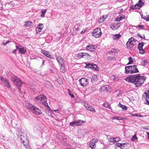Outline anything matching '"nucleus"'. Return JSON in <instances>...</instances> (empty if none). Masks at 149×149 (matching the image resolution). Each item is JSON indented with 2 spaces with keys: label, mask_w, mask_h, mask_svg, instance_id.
Instances as JSON below:
<instances>
[{
  "label": "nucleus",
  "mask_w": 149,
  "mask_h": 149,
  "mask_svg": "<svg viewBox=\"0 0 149 149\" xmlns=\"http://www.w3.org/2000/svg\"><path fill=\"white\" fill-rule=\"evenodd\" d=\"M105 20L103 19L101 17H100V19L99 20V23H102Z\"/></svg>",
  "instance_id": "50"
},
{
  "label": "nucleus",
  "mask_w": 149,
  "mask_h": 149,
  "mask_svg": "<svg viewBox=\"0 0 149 149\" xmlns=\"http://www.w3.org/2000/svg\"><path fill=\"white\" fill-rule=\"evenodd\" d=\"M84 105L86 108L88 110L93 113L95 112L96 111L94 108L91 106L88 105L87 104L85 103L84 102Z\"/></svg>",
  "instance_id": "13"
},
{
  "label": "nucleus",
  "mask_w": 149,
  "mask_h": 149,
  "mask_svg": "<svg viewBox=\"0 0 149 149\" xmlns=\"http://www.w3.org/2000/svg\"><path fill=\"white\" fill-rule=\"evenodd\" d=\"M136 41H137V40L134 39L133 37H131L129 39L126 44V45L127 48L131 49V45H134V43Z\"/></svg>",
  "instance_id": "9"
},
{
  "label": "nucleus",
  "mask_w": 149,
  "mask_h": 149,
  "mask_svg": "<svg viewBox=\"0 0 149 149\" xmlns=\"http://www.w3.org/2000/svg\"><path fill=\"white\" fill-rule=\"evenodd\" d=\"M118 106L119 107H120L121 108H122V109L124 111H126L127 110V107L125 105L122 104L120 103L118 104Z\"/></svg>",
  "instance_id": "29"
},
{
  "label": "nucleus",
  "mask_w": 149,
  "mask_h": 149,
  "mask_svg": "<svg viewBox=\"0 0 149 149\" xmlns=\"http://www.w3.org/2000/svg\"><path fill=\"white\" fill-rule=\"evenodd\" d=\"M109 86L107 85L101 87L99 89L100 92H108L110 90Z\"/></svg>",
  "instance_id": "16"
},
{
  "label": "nucleus",
  "mask_w": 149,
  "mask_h": 149,
  "mask_svg": "<svg viewBox=\"0 0 149 149\" xmlns=\"http://www.w3.org/2000/svg\"><path fill=\"white\" fill-rule=\"evenodd\" d=\"M60 67L61 71L63 73L65 72V64L59 65Z\"/></svg>",
  "instance_id": "28"
},
{
  "label": "nucleus",
  "mask_w": 149,
  "mask_h": 149,
  "mask_svg": "<svg viewBox=\"0 0 149 149\" xmlns=\"http://www.w3.org/2000/svg\"><path fill=\"white\" fill-rule=\"evenodd\" d=\"M47 84L48 85H49L50 84V83L49 81H45L44 83V84H45V86L47 88L48 87V86H47V85H45V84Z\"/></svg>",
  "instance_id": "51"
},
{
  "label": "nucleus",
  "mask_w": 149,
  "mask_h": 149,
  "mask_svg": "<svg viewBox=\"0 0 149 149\" xmlns=\"http://www.w3.org/2000/svg\"><path fill=\"white\" fill-rule=\"evenodd\" d=\"M81 85L83 87H85L88 84V79L85 78H82L79 81Z\"/></svg>",
  "instance_id": "8"
},
{
  "label": "nucleus",
  "mask_w": 149,
  "mask_h": 149,
  "mask_svg": "<svg viewBox=\"0 0 149 149\" xmlns=\"http://www.w3.org/2000/svg\"><path fill=\"white\" fill-rule=\"evenodd\" d=\"M35 99L38 103H42L45 106H48L46 97L44 94H41L38 96L35 97Z\"/></svg>",
  "instance_id": "4"
},
{
  "label": "nucleus",
  "mask_w": 149,
  "mask_h": 149,
  "mask_svg": "<svg viewBox=\"0 0 149 149\" xmlns=\"http://www.w3.org/2000/svg\"><path fill=\"white\" fill-rule=\"evenodd\" d=\"M56 59L59 65L65 64V60L61 57L58 56L57 57Z\"/></svg>",
  "instance_id": "18"
},
{
  "label": "nucleus",
  "mask_w": 149,
  "mask_h": 149,
  "mask_svg": "<svg viewBox=\"0 0 149 149\" xmlns=\"http://www.w3.org/2000/svg\"><path fill=\"white\" fill-rule=\"evenodd\" d=\"M31 111L33 113L37 115H40L42 114L41 111L37 107L34 106Z\"/></svg>",
  "instance_id": "14"
},
{
  "label": "nucleus",
  "mask_w": 149,
  "mask_h": 149,
  "mask_svg": "<svg viewBox=\"0 0 149 149\" xmlns=\"http://www.w3.org/2000/svg\"><path fill=\"white\" fill-rule=\"evenodd\" d=\"M141 7L138 4H135L134 5V7H132V8L133 9H139Z\"/></svg>",
  "instance_id": "40"
},
{
  "label": "nucleus",
  "mask_w": 149,
  "mask_h": 149,
  "mask_svg": "<svg viewBox=\"0 0 149 149\" xmlns=\"http://www.w3.org/2000/svg\"><path fill=\"white\" fill-rule=\"evenodd\" d=\"M53 110V111H55V112H56V111H58V110H59V109H57Z\"/></svg>",
  "instance_id": "63"
},
{
  "label": "nucleus",
  "mask_w": 149,
  "mask_h": 149,
  "mask_svg": "<svg viewBox=\"0 0 149 149\" xmlns=\"http://www.w3.org/2000/svg\"><path fill=\"white\" fill-rule=\"evenodd\" d=\"M96 45L93 44L88 45L86 47V49L87 50H88L90 52H93L95 51L96 50Z\"/></svg>",
  "instance_id": "12"
},
{
  "label": "nucleus",
  "mask_w": 149,
  "mask_h": 149,
  "mask_svg": "<svg viewBox=\"0 0 149 149\" xmlns=\"http://www.w3.org/2000/svg\"><path fill=\"white\" fill-rule=\"evenodd\" d=\"M47 10L46 9H45L44 10H42L41 12L42 13L45 14L47 11Z\"/></svg>",
  "instance_id": "53"
},
{
  "label": "nucleus",
  "mask_w": 149,
  "mask_h": 149,
  "mask_svg": "<svg viewBox=\"0 0 149 149\" xmlns=\"http://www.w3.org/2000/svg\"><path fill=\"white\" fill-rule=\"evenodd\" d=\"M147 134L148 135V138L149 139V132H147Z\"/></svg>",
  "instance_id": "64"
},
{
  "label": "nucleus",
  "mask_w": 149,
  "mask_h": 149,
  "mask_svg": "<svg viewBox=\"0 0 149 149\" xmlns=\"http://www.w3.org/2000/svg\"><path fill=\"white\" fill-rule=\"evenodd\" d=\"M45 14H43L42 13V14L40 15V17H45Z\"/></svg>",
  "instance_id": "60"
},
{
  "label": "nucleus",
  "mask_w": 149,
  "mask_h": 149,
  "mask_svg": "<svg viewBox=\"0 0 149 149\" xmlns=\"http://www.w3.org/2000/svg\"><path fill=\"white\" fill-rule=\"evenodd\" d=\"M98 140L96 139H93L90 142L89 145L90 147L92 148H95V143H97Z\"/></svg>",
  "instance_id": "17"
},
{
  "label": "nucleus",
  "mask_w": 149,
  "mask_h": 149,
  "mask_svg": "<svg viewBox=\"0 0 149 149\" xmlns=\"http://www.w3.org/2000/svg\"><path fill=\"white\" fill-rule=\"evenodd\" d=\"M45 106L46 107H47V109H48L51 113H53V110H51L50 107L48 106H48Z\"/></svg>",
  "instance_id": "46"
},
{
  "label": "nucleus",
  "mask_w": 149,
  "mask_h": 149,
  "mask_svg": "<svg viewBox=\"0 0 149 149\" xmlns=\"http://www.w3.org/2000/svg\"><path fill=\"white\" fill-rule=\"evenodd\" d=\"M120 17V19H121V20H122L125 18V16L124 15H122Z\"/></svg>",
  "instance_id": "52"
},
{
  "label": "nucleus",
  "mask_w": 149,
  "mask_h": 149,
  "mask_svg": "<svg viewBox=\"0 0 149 149\" xmlns=\"http://www.w3.org/2000/svg\"><path fill=\"white\" fill-rule=\"evenodd\" d=\"M16 48L19 50L20 53L24 54L26 52V49L20 45H16Z\"/></svg>",
  "instance_id": "11"
},
{
  "label": "nucleus",
  "mask_w": 149,
  "mask_h": 149,
  "mask_svg": "<svg viewBox=\"0 0 149 149\" xmlns=\"http://www.w3.org/2000/svg\"><path fill=\"white\" fill-rule=\"evenodd\" d=\"M43 24L41 23L39 24L36 29V32L38 33H39L42 30L43 27L42 26Z\"/></svg>",
  "instance_id": "19"
},
{
  "label": "nucleus",
  "mask_w": 149,
  "mask_h": 149,
  "mask_svg": "<svg viewBox=\"0 0 149 149\" xmlns=\"http://www.w3.org/2000/svg\"><path fill=\"white\" fill-rule=\"evenodd\" d=\"M84 53L80 52L78 53L77 55V57L79 59L84 57Z\"/></svg>",
  "instance_id": "33"
},
{
  "label": "nucleus",
  "mask_w": 149,
  "mask_h": 149,
  "mask_svg": "<svg viewBox=\"0 0 149 149\" xmlns=\"http://www.w3.org/2000/svg\"><path fill=\"white\" fill-rule=\"evenodd\" d=\"M20 139L22 141V142H23V141H25L26 139L28 140V137L26 135H25L24 136V134L23 133H22L20 134Z\"/></svg>",
  "instance_id": "24"
},
{
  "label": "nucleus",
  "mask_w": 149,
  "mask_h": 149,
  "mask_svg": "<svg viewBox=\"0 0 149 149\" xmlns=\"http://www.w3.org/2000/svg\"><path fill=\"white\" fill-rule=\"evenodd\" d=\"M109 140L111 142H113L115 143L114 140H115V138L110 136L108 138Z\"/></svg>",
  "instance_id": "41"
},
{
  "label": "nucleus",
  "mask_w": 149,
  "mask_h": 149,
  "mask_svg": "<svg viewBox=\"0 0 149 149\" xmlns=\"http://www.w3.org/2000/svg\"><path fill=\"white\" fill-rule=\"evenodd\" d=\"M128 60L129 61L128 62V63L127 64V65L131 64H132L134 62L132 60V58L131 57H130L128 58Z\"/></svg>",
  "instance_id": "38"
},
{
  "label": "nucleus",
  "mask_w": 149,
  "mask_h": 149,
  "mask_svg": "<svg viewBox=\"0 0 149 149\" xmlns=\"http://www.w3.org/2000/svg\"><path fill=\"white\" fill-rule=\"evenodd\" d=\"M68 94L70 96V97L72 98L74 97V96L73 94H72L71 93V92H70V90L69 89H68Z\"/></svg>",
  "instance_id": "43"
},
{
  "label": "nucleus",
  "mask_w": 149,
  "mask_h": 149,
  "mask_svg": "<svg viewBox=\"0 0 149 149\" xmlns=\"http://www.w3.org/2000/svg\"><path fill=\"white\" fill-rule=\"evenodd\" d=\"M16 49L14 50L13 51V52H12V53H13V54H15V53H16V49Z\"/></svg>",
  "instance_id": "61"
},
{
  "label": "nucleus",
  "mask_w": 149,
  "mask_h": 149,
  "mask_svg": "<svg viewBox=\"0 0 149 149\" xmlns=\"http://www.w3.org/2000/svg\"><path fill=\"white\" fill-rule=\"evenodd\" d=\"M144 45V43L143 42L139 43L138 45L137 48L139 50V53L141 54L145 53V51L143 48Z\"/></svg>",
  "instance_id": "7"
},
{
  "label": "nucleus",
  "mask_w": 149,
  "mask_h": 149,
  "mask_svg": "<svg viewBox=\"0 0 149 149\" xmlns=\"http://www.w3.org/2000/svg\"><path fill=\"white\" fill-rule=\"evenodd\" d=\"M131 116H138V114H131Z\"/></svg>",
  "instance_id": "59"
},
{
  "label": "nucleus",
  "mask_w": 149,
  "mask_h": 149,
  "mask_svg": "<svg viewBox=\"0 0 149 149\" xmlns=\"http://www.w3.org/2000/svg\"><path fill=\"white\" fill-rule=\"evenodd\" d=\"M120 26V23L117 24H113L111 25V28L113 30H115L118 29Z\"/></svg>",
  "instance_id": "21"
},
{
  "label": "nucleus",
  "mask_w": 149,
  "mask_h": 149,
  "mask_svg": "<svg viewBox=\"0 0 149 149\" xmlns=\"http://www.w3.org/2000/svg\"><path fill=\"white\" fill-rule=\"evenodd\" d=\"M141 18L146 21H149V15L146 16L141 15Z\"/></svg>",
  "instance_id": "31"
},
{
  "label": "nucleus",
  "mask_w": 149,
  "mask_h": 149,
  "mask_svg": "<svg viewBox=\"0 0 149 149\" xmlns=\"http://www.w3.org/2000/svg\"><path fill=\"white\" fill-rule=\"evenodd\" d=\"M121 19H120V17H117L115 19V21H121Z\"/></svg>",
  "instance_id": "55"
},
{
  "label": "nucleus",
  "mask_w": 149,
  "mask_h": 149,
  "mask_svg": "<svg viewBox=\"0 0 149 149\" xmlns=\"http://www.w3.org/2000/svg\"><path fill=\"white\" fill-rule=\"evenodd\" d=\"M24 106L27 109L31 111L32 109H33L32 108H33V107L34 106L32 104L29 103H25Z\"/></svg>",
  "instance_id": "23"
},
{
  "label": "nucleus",
  "mask_w": 149,
  "mask_h": 149,
  "mask_svg": "<svg viewBox=\"0 0 149 149\" xmlns=\"http://www.w3.org/2000/svg\"><path fill=\"white\" fill-rule=\"evenodd\" d=\"M102 34V32L100 28L96 29L93 30L92 33V36L96 38H99Z\"/></svg>",
  "instance_id": "6"
},
{
  "label": "nucleus",
  "mask_w": 149,
  "mask_h": 149,
  "mask_svg": "<svg viewBox=\"0 0 149 149\" xmlns=\"http://www.w3.org/2000/svg\"><path fill=\"white\" fill-rule=\"evenodd\" d=\"M125 80L130 83L133 84L136 87L141 86L145 80V77L141 76L139 74L129 75Z\"/></svg>",
  "instance_id": "1"
},
{
  "label": "nucleus",
  "mask_w": 149,
  "mask_h": 149,
  "mask_svg": "<svg viewBox=\"0 0 149 149\" xmlns=\"http://www.w3.org/2000/svg\"><path fill=\"white\" fill-rule=\"evenodd\" d=\"M138 4L141 7L144 4V3L141 0H139Z\"/></svg>",
  "instance_id": "42"
},
{
  "label": "nucleus",
  "mask_w": 149,
  "mask_h": 149,
  "mask_svg": "<svg viewBox=\"0 0 149 149\" xmlns=\"http://www.w3.org/2000/svg\"><path fill=\"white\" fill-rule=\"evenodd\" d=\"M115 140H114L115 143L116 142H118L120 141V137H116L115 138Z\"/></svg>",
  "instance_id": "47"
},
{
  "label": "nucleus",
  "mask_w": 149,
  "mask_h": 149,
  "mask_svg": "<svg viewBox=\"0 0 149 149\" xmlns=\"http://www.w3.org/2000/svg\"><path fill=\"white\" fill-rule=\"evenodd\" d=\"M148 63V61L147 60H142L141 62L142 65L143 66H145Z\"/></svg>",
  "instance_id": "37"
},
{
  "label": "nucleus",
  "mask_w": 149,
  "mask_h": 149,
  "mask_svg": "<svg viewBox=\"0 0 149 149\" xmlns=\"http://www.w3.org/2000/svg\"><path fill=\"white\" fill-rule=\"evenodd\" d=\"M139 72V71L137 68L136 65L128 66L125 67V73L126 74H133Z\"/></svg>",
  "instance_id": "2"
},
{
  "label": "nucleus",
  "mask_w": 149,
  "mask_h": 149,
  "mask_svg": "<svg viewBox=\"0 0 149 149\" xmlns=\"http://www.w3.org/2000/svg\"><path fill=\"white\" fill-rule=\"evenodd\" d=\"M137 36L138 37H140V38H142V39H145V38L144 35L143 36V37L142 36V35L140 34L139 33H138L137 34Z\"/></svg>",
  "instance_id": "44"
},
{
  "label": "nucleus",
  "mask_w": 149,
  "mask_h": 149,
  "mask_svg": "<svg viewBox=\"0 0 149 149\" xmlns=\"http://www.w3.org/2000/svg\"><path fill=\"white\" fill-rule=\"evenodd\" d=\"M113 79L114 80L117 81L118 80V78H116L115 75L113 76Z\"/></svg>",
  "instance_id": "56"
},
{
  "label": "nucleus",
  "mask_w": 149,
  "mask_h": 149,
  "mask_svg": "<svg viewBox=\"0 0 149 149\" xmlns=\"http://www.w3.org/2000/svg\"><path fill=\"white\" fill-rule=\"evenodd\" d=\"M132 140L133 141L136 140L137 139V138L136 136V134L134 135L132 137Z\"/></svg>",
  "instance_id": "49"
},
{
  "label": "nucleus",
  "mask_w": 149,
  "mask_h": 149,
  "mask_svg": "<svg viewBox=\"0 0 149 149\" xmlns=\"http://www.w3.org/2000/svg\"><path fill=\"white\" fill-rule=\"evenodd\" d=\"M1 81L4 85L7 87L10 88V83L8 79L2 77Z\"/></svg>",
  "instance_id": "15"
},
{
  "label": "nucleus",
  "mask_w": 149,
  "mask_h": 149,
  "mask_svg": "<svg viewBox=\"0 0 149 149\" xmlns=\"http://www.w3.org/2000/svg\"><path fill=\"white\" fill-rule=\"evenodd\" d=\"M70 126L72 127L77 126H78L76 121L70 123Z\"/></svg>",
  "instance_id": "36"
},
{
  "label": "nucleus",
  "mask_w": 149,
  "mask_h": 149,
  "mask_svg": "<svg viewBox=\"0 0 149 149\" xmlns=\"http://www.w3.org/2000/svg\"><path fill=\"white\" fill-rule=\"evenodd\" d=\"M101 17L105 20V19L107 17V16L106 15H103Z\"/></svg>",
  "instance_id": "57"
},
{
  "label": "nucleus",
  "mask_w": 149,
  "mask_h": 149,
  "mask_svg": "<svg viewBox=\"0 0 149 149\" xmlns=\"http://www.w3.org/2000/svg\"><path fill=\"white\" fill-rule=\"evenodd\" d=\"M76 122L78 126H80L85 122V121L81 120H78Z\"/></svg>",
  "instance_id": "30"
},
{
  "label": "nucleus",
  "mask_w": 149,
  "mask_h": 149,
  "mask_svg": "<svg viewBox=\"0 0 149 149\" xmlns=\"http://www.w3.org/2000/svg\"><path fill=\"white\" fill-rule=\"evenodd\" d=\"M10 42V41L8 40L6 42H3V44H2V45H6L7 44H8V43Z\"/></svg>",
  "instance_id": "54"
},
{
  "label": "nucleus",
  "mask_w": 149,
  "mask_h": 149,
  "mask_svg": "<svg viewBox=\"0 0 149 149\" xmlns=\"http://www.w3.org/2000/svg\"><path fill=\"white\" fill-rule=\"evenodd\" d=\"M84 58L86 59H90L91 58V56L88 54L87 53H84Z\"/></svg>",
  "instance_id": "27"
},
{
  "label": "nucleus",
  "mask_w": 149,
  "mask_h": 149,
  "mask_svg": "<svg viewBox=\"0 0 149 149\" xmlns=\"http://www.w3.org/2000/svg\"><path fill=\"white\" fill-rule=\"evenodd\" d=\"M107 58L109 61H111V60L114 61L116 60V58L114 57V56H108Z\"/></svg>",
  "instance_id": "39"
},
{
  "label": "nucleus",
  "mask_w": 149,
  "mask_h": 149,
  "mask_svg": "<svg viewBox=\"0 0 149 149\" xmlns=\"http://www.w3.org/2000/svg\"><path fill=\"white\" fill-rule=\"evenodd\" d=\"M125 144V143H118L116 144V146L122 149L123 148V145H124Z\"/></svg>",
  "instance_id": "34"
},
{
  "label": "nucleus",
  "mask_w": 149,
  "mask_h": 149,
  "mask_svg": "<svg viewBox=\"0 0 149 149\" xmlns=\"http://www.w3.org/2000/svg\"><path fill=\"white\" fill-rule=\"evenodd\" d=\"M109 53L111 54V55H112L113 56L115 54V52L114 51H110L109 52Z\"/></svg>",
  "instance_id": "48"
},
{
  "label": "nucleus",
  "mask_w": 149,
  "mask_h": 149,
  "mask_svg": "<svg viewBox=\"0 0 149 149\" xmlns=\"http://www.w3.org/2000/svg\"><path fill=\"white\" fill-rule=\"evenodd\" d=\"M8 3L10 4H11V5H14V3L12 1H11L10 3Z\"/></svg>",
  "instance_id": "58"
},
{
  "label": "nucleus",
  "mask_w": 149,
  "mask_h": 149,
  "mask_svg": "<svg viewBox=\"0 0 149 149\" xmlns=\"http://www.w3.org/2000/svg\"><path fill=\"white\" fill-rule=\"evenodd\" d=\"M137 27H139L142 30L145 29L144 26L142 25H138L137 26Z\"/></svg>",
  "instance_id": "45"
},
{
  "label": "nucleus",
  "mask_w": 149,
  "mask_h": 149,
  "mask_svg": "<svg viewBox=\"0 0 149 149\" xmlns=\"http://www.w3.org/2000/svg\"><path fill=\"white\" fill-rule=\"evenodd\" d=\"M32 24V23L29 21L24 22V24L23 26L26 27H29L31 26Z\"/></svg>",
  "instance_id": "25"
},
{
  "label": "nucleus",
  "mask_w": 149,
  "mask_h": 149,
  "mask_svg": "<svg viewBox=\"0 0 149 149\" xmlns=\"http://www.w3.org/2000/svg\"><path fill=\"white\" fill-rule=\"evenodd\" d=\"M22 142L26 149H30L28 140L26 139L25 141H23Z\"/></svg>",
  "instance_id": "22"
},
{
  "label": "nucleus",
  "mask_w": 149,
  "mask_h": 149,
  "mask_svg": "<svg viewBox=\"0 0 149 149\" xmlns=\"http://www.w3.org/2000/svg\"><path fill=\"white\" fill-rule=\"evenodd\" d=\"M42 66H43L44 65V63H45V61L43 60H42Z\"/></svg>",
  "instance_id": "62"
},
{
  "label": "nucleus",
  "mask_w": 149,
  "mask_h": 149,
  "mask_svg": "<svg viewBox=\"0 0 149 149\" xmlns=\"http://www.w3.org/2000/svg\"><path fill=\"white\" fill-rule=\"evenodd\" d=\"M142 99L145 101L144 104L149 105V91L145 92L142 95Z\"/></svg>",
  "instance_id": "5"
},
{
  "label": "nucleus",
  "mask_w": 149,
  "mask_h": 149,
  "mask_svg": "<svg viewBox=\"0 0 149 149\" xmlns=\"http://www.w3.org/2000/svg\"><path fill=\"white\" fill-rule=\"evenodd\" d=\"M121 37V35L119 33L113 35L112 37V38L114 40H118Z\"/></svg>",
  "instance_id": "26"
},
{
  "label": "nucleus",
  "mask_w": 149,
  "mask_h": 149,
  "mask_svg": "<svg viewBox=\"0 0 149 149\" xmlns=\"http://www.w3.org/2000/svg\"><path fill=\"white\" fill-rule=\"evenodd\" d=\"M41 52L43 54L47 57L51 58H52V56L49 54V52L45 50H42Z\"/></svg>",
  "instance_id": "20"
},
{
  "label": "nucleus",
  "mask_w": 149,
  "mask_h": 149,
  "mask_svg": "<svg viewBox=\"0 0 149 149\" xmlns=\"http://www.w3.org/2000/svg\"><path fill=\"white\" fill-rule=\"evenodd\" d=\"M125 119V118L120 117L114 116L112 118V120L116 119L118 120H123L124 119Z\"/></svg>",
  "instance_id": "32"
},
{
  "label": "nucleus",
  "mask_w": 149,
  "mask_h": 149,
  "mask_svg": "<svg viewBox=\"0 0 149 149\" xmlns=\"http://www.w3.org/2000/svg\"><path fill=\"white\" fill-rule=\"evenodd\" d=\"M11 81L18 88L19 90L21 91L20 87L24 82L17 77L14 76L11 78Z\"/></svg>",
  "instance_id": "3"
},
{
  "label": "nucleus",
  "mask_w": 149,
  "mask_h": 149,
  "mask_svg": "<svg viewBox=\"0 0 149 149\" xmlns=\"http://www.w3.org/2000/svg\"><path fill=\"white\" fill-rule=\"evenodd\" d=\"M86 64V68H91L94 70H97V66L96 65L89 63Z\"/></svg>",
  "instance_id": "10"
},
{
  "label": "nucleus",
  "mask_w": 149,
  "mask_h": 149,
  "mask_svg": "<svg viewBox=\"0 0 149 149\" xmlns=\"http://www.w3.org/2000/svg\"><path fill=\"white\" fill-rule=\"evenodd\" d=\"M103 106L109 109H111V107H110L109 104L107 102H105L103 104Z\"/></svg>",
  "instance_id": "35"
}]
</instances>
